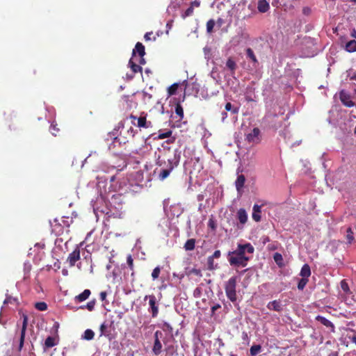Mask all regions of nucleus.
I'll use <instances>...</instances> for the list:
<instances>
[{
	"label": "nucleus",
	"mask_w": 356,
	"mask_h": 356,
	"mask_svg": "<svg viewBox=\"0 0 356 356\" xmlns=\"http://www.w3.org/2000/svg\"><path fill=\"white\" fill-rule=\"evenodd\" d=\"M170 149H163V155L159 156L156 159V165L161 167L159 178L163 181L166 179L173 170L174 168L178 166L180 161V152L178 149H175L172 156L170 155Z\"/></svg>",
	"instance_id": "obj_1"
},
{
	"label": "nucleus",
	"mask_w": 356,
	"mask_h": 356,
	"mask_svg": "<svg viewBox=\"0 0 356 356\" xmlns=\"http://www.w3.org/2000/svg\"><path fill=\"white\" fill-rule=\"evenodd\" d=\"M124 123L123 121H120L115 126L114 129L109 133L111 138H113L114 141L119 142L120 144L123 143L125 144L127 142V139L129 138H134L135 134H136V130H135L132 127H130L128 129H127V132L128 133V136H122V131H121L118 134V132L120 129H124Z\"/></svg>",
	"instance_id": "obj_2"
},
{
	"label": "nucleus",
	"mask_w": 356,
	"mask_h": 356,
	"mask_svg": "<svg viewBox=\"0 0 356 356\" xmlns=\"http://www.w3.org/2000/svg\"><path fill=\"white\" fill-rule=\"evenodd\" d=\"M229 262L231 266L235 267H245L249 260L246 256H241L238 254H233V252L229 253Z\"/></svg>",
	"instance_id": "obj_3"
},
{
	"label": "nucleus",
	"mask_w": 356,
	"mask_h": 356,
	"mask_svg": "<svg viewBox=\"0 0 356 356\" xmlns=\"http://www.w3.org/2000/svg\"><path fill=\"white\" fill-rule=\"evenodd\" d=\"M163 336V332L160 330H156L154 332V342L152 348V352L155 355H159L162 351V344L160 339Z\"/></svg>",
	"instance_id": "obj_4"
},
{
	"label": "nucleus",
	"mask_w": 356,
	"mask_h": 356,
	"mask_svg": "<svg viewBox=\"0 0 356 356\" xmlns=\"http://www.w3.org/2000/svg\"><path fill=\"white\" fill-rule=\"evenodd\" d=\"M113 323L108 321H104L100 325V337L104 336L107 337L108 339H111L113 338L112 336V330H113Z\"/></svg>",
	"instance_id": "obj_5"
},
{
	"label": "nucleus",
	"mask_w": 356,
	"mask_h": 356,
	"mask_svg": "<svg viewBox=\"0 0 356 356\" xmlns=\"http://www.w3.org/2000/svg\"><path fill=\"white\" fill-rule=\"evenodd\" d=\"M260 133L259 129L255 127L251 131V132L245 135V140L249 143L257 144L261 140Z\"/></svg>",
	"instance_id": "obj_6"
},
{
	"label": "nucleus",
	"mask_w": 356,
	"mask_h": 356,
	"mask_svg": "<svg viewBox=\"0 0 356 356\" xmlns=\"http://www.w3.org/2000/svg\"><path fill=\"white\" fill-rule=\"evenodd\" d=\"M254 247L249 243L244 245L238 244L237 249L233 251V254H238V255L241 256H245V252L252 254L254 252Z\"/></svg>",
	"instance_id": "obj_7"
},
{
	"label": "nucleus",
	"mask_w": 356,
	"mask_h": 356,
	"mask_svg": "<svg viewBox=\"0 0 356 356\" xmlns=\"http://www.w3.org/2000/svg\"><path fill=\"white\" fill-rule=\"evenodd\" d=\"M22 319H23V321H22L21 332H20L19 343V348H18L19 351L22 349L24 343L25 334H26V327H27V325H28V316L26 314H23Z\"/></svg>",
	"instance_id": "obj_8"
},
{
	"label": "nucleus",
	"mask_w": 356,
	"mask_h": 356,
	"mask_svg": "<svg viewBox=\"0 0 356 356\" xmlns=\"http://www.w3.org/2000/svg\"><path fill=\"white\" fill-rule=\"evenodd\" d=\"M339 98L342 104L346 107H353L355 106V103L351 100V97L344 90H341L339 92Z\"/></svg>",
	"instance_id": "obj_9"
},
{
	"label": "nucleus",
	"mask_w": 356,
	"mask_h": 356,
	"mask_svg": "<svg viewBox=\"0 0 356 356\" xmlns=\"http://www.w3.org/2000/svg\"><path fill=\"white\" fill-rule=\"evenodd\" d=\"M163 343L165 346V351L166 353L167 356H174L177 355V349L178 346L174 342V339H172V342L168 343L165 341L163 340Z\"/></svg>",
	"instance_id": "obj_10"
},
{
	"label": "nucleus",
	"mask_w": 356,
	"mask_h": 356,
	"mask_svg": "<svg viewBox=\"0 0 356 356\" xmlns=\"http://www.w3.org/2000/svg\"><path fill=\"white\" fill-rule=\"evenodd\" d=\"M236 216L240 223V225H238V227L242 229L248 219L247 212L244 209L241 208L238 210Z\"/></svg>",
	"instance_id": "obj_11"
},
{
	"label": "nucleus",
	"mask_w": 356,
	"mask_h": 356,
	"mask_svg": "<svg viewBox=\"0 0 356 356\" xmlns=\"http://www.w3.org/2000/svg\"><path fill=\"white\" fill-rule=\"evenodd\" d=\"M149 299V311L152 312V317H156L158 314V307L156 305V299L154 296H145V299Z\"/></svg>",
	"instance_id": "obj_12"
},
{
	"label": "nucleus",
	"mask_w": 356,
	"mask_h": 356,
	"mask_svg": "<svg viewBox=\"0 0 356 356\" xmlns=\"http://www.w3.org/2000/svg\"><path fill=\"white\" fill-rule=\"evenodd\" d=\"M80 259V250L76 248L72 252H71L67 258L70 266H74L76 262Z\"/></svg>",
	"instance_id": "obj_13"
},
{
	"label": "nucleus",
	"mask_w": 356,
	"mask_h": 356,
	"mask_svg": "<svg viewBox=\"0 0 356 356\" xmlns=\"http://www.w3.org/2000/svg\"><path fill=\"white\" fill-rule=\"evenodd\" d=\"M138 54L139 57H143L145 54V47L141 42H137L135 48L133 49L132 57L136 58V53Z\"/></svg>",
	"instance_id": "obj_14"
},
{
	"label": "nucleus",
	"mask_w": 356,
	"mask_h": 356,
	"mask_svg": "<svg viewBox=\"0 0 356 356\" xmlns=\"http://www.w3.org/2000/svg\"><path fill=\"white\" fill-rule=\"evenodd\" d=\"M136 124L140 128H149L152 127V122L150 121L147 122L145 116L139 117Z\"/></svg>",
	"instance_id": "obj_15"
},
{
	"label": "nucleus",
	"mask_w": 356,
	"mask_h": 356,
	"mask_svg": "<svg viewBox=\"0 0 356 356\" xmlns=\"http://www.w3.org/2000/svg\"><path fill=\"white\" fill-rule=\"evenodd\" d=\"M261 207L260 205H258V204H254V207H253V212H252V219L256 221V222H259L261 220Z\"/></svg>",
	"instance_id": "obj_16"
},
{
	"label": "nucleus",
	"mask_w": 356,
	"mask_h": 356,
	"mask_svg": "<svg viewBox=\"0 0 356 356\" xmlns=\"http://www.w3.org/2000/svg\"><path fill=\"white\" fill-rule=\"evenodd\" d=\"M257 8L260 13H264L269 10L270 6L266 0H259L258 2Z\"/></svg>",
	"instance_id": "obj_17"
},
{
	"label": "nucleus",
	"mask_w": 356,
	"mask_h": 356,
	"mask_svg": "<svg viewBox=\"0 0 356 356\" xmlns=\"http://www.w3.org/2000/svg\"><path fill=\"white\" fill-rule=\"evenodd\" d=\"M136 58L131 57L129 60V65L134 73L141 72L142 67L140 65L136 64V61H134Z\"/></svg>",
	"instance_id": "obj_18"
},
{
	"label": "nucleus",
	"mask_w": 356,
	"mask_h": 356,
	"mask_svg": "<svg viewBox=\"0 0 356 356\" xmlns=\"http://www.w3.org/2000/svg\"><path fill=\"white\" fill-rule=\"evenodd\" d=\"M245 181V177L243 175H240L238 176L235 182L236 188L238 192H239L243 188Z\"/></svg>",
	"instance_id": "obj_19"
},
{
	"label": "nucleus",
	"mask_w": 356,
	"mask_h": 356,
	"mask_svg": "<svg viewBox=\"0 0 356 356\" xmlns=\"http://www.w3.org/2000/svg\"><path fill=\"white\" fill-rule=\"evenodd\" d=\"M267 307L270 310H274V311H277V312H279L282 309V306H281L280 302H279L277 300H273L272 302H270L268 304Z\"/></svg>",
	"instance_id": "obj_20"
},
{
	"label": "nucleus",
	"mask_w": 356,
	"mask_h": 356,
	"mask_svg": "<svg viewBox=\"0 0 356 356\" xmlns=\"http://www.w3.org/2000/svg\"><path fill=\"white\" fill-rule=\"evenodd\" d=\"M226 66L229 70H230V71L232 72V74L235 73L237 65H236V62L233 60L232 58L229 57L227 59V60L226 62Z\"/></svg>",
	"instance_id": "obj_21"
},
{
	"label": "nucleus",
	"mask_w": 356,
	"mask_h": 356,
	"mask_svg": "<svg viewBox=\"0 0 356 356\" xmlns=\"http://www.w3.org/2000/svg\"><path fill=\"white\" fill-rule=\"evenodd\" d=\"M300 275L302 276V277H306L307 279H308V277L311 275L310 267L308 264L303 265V266L301 268Z\"/></svg>",
	"instance_id": "obj_22"
},
{
	"label": "nucleus",
	"mask_w": 356,
	"mask_h": 356,
	"mask_svg": "<svg viewBox=\"0 0 356 356\" xmlns=\"http://www.w3.org/2000/svg\"><path fill=\"white\" fill-rule=\"evenodd\" d=\"M316 319L327 327H334L333 323L323 316H317Z\"/></svg>",
	"instance_id": "obj_23"
},
{
	"label": "nucleus",
	"mask_w": 356,
	"mask_h": 356,
	"mask_svg": "<svg viewBox=\"0 0 356 356\" xmlns=\"http://www.w3.org/2000/svg\"><path fill=\"white\" fill-rule=\"evenodd\" d=\"M346 49L348 52L356 51V40H353L348 42L346 44Z\"/></svg>",
	"instance_id": "obj_24"
},
{
	"label": "nucleus",
	"mask_w": 356,
	"mask_h": 356,
	"mask_svg": "<svg viewBox=\"0 0 356 356\" xmlns=\"http://www.w3.org/2000/svg\"><path fill=\"white\" fill-rule=\"evenodd\" d=\"M195 240L194 238H191L186 241L184 244V248L186 250H193L195 249Z\"/></svg>",
	"instance_id": "obj_25"
},
{
	"label": "nucleus",
	"mask_w": 356,
	"mask_h": 356,
	"mask_svg": "<svg viewBox=\"0 0 356 356\" xmlns=\"http://www.w3.org/2000/svg\"><path fill=\"white\" fill-rule=\"evenodd\" d=\"M94 336L95 332L90 329H87L82 335V339L90 341L94 338Z\"/></svg>",
	"instance_id": "obj_26"
},
{
	"label": "nucleus",
	"mask_w": 356,
	"mask_h": 356,
	"mask_svg": "<svg viewBox=\"0 0 356 356\" xmlns=\"http://www.w3.org/2000/svg\"><path fill=\"white\" fill-rule=\"evenodd\" d=\"M108 280H111V282L115 284L120 282L121 277L115 271H113L111 275L108 276Z\"/></svg>",
	"instance_id": "obj_27"
},
{
	"label": "nucleus",
	"mask_w": 356,
	"mask_h": 356,
	"mask_svg": "<svg viewBox=\"0 0 356 356\" xmlns=\"http://www.w3.org/2000/svg\"><path fill=\"white\" fill-rule=\"evenodd\" d=\"M90 294V291H83V293H81L79 296H76L75 298L79 302H82V301L86 300L89 297Z\"/></svg>",
	"instance_id": "obj_28"
},
{
	"label": "nucleus",
	"mask_w": 356,
	"mask_h": 356,
	"mask_svg": "<svg viewBox=\"0 0 356 356\" xmlns=\"http://www.w3.org/2000/svg\"><path fill=\"white\" fill-rule=\"evenodd\" d=\"M225 108L227 111H230L232 114H237L239 111V108L233 106L230 102H227Z\"/></svg>",
	"instance_id": "obj_29"
},
{
	"label": "nucleus",
	"mask_w": 356,
	"mask_h": 356,
	"mask_svg": "<svg viewBox=\"0 0 356 356\" xmlns=\"http://www.w3.org/2000/svg\"><path fill=\"white\" fill-rule=\"evenodd\" d=\"M261 350V346L260 345H253L250 349V353L251 356H255L259 353Z\"/></svg>",
	"instance_id": "obj_30"
},
{
	"label": "nucleus",
	"mask_w": 356,
	"mask_h": 356,
	"mask_svg": "<svg viewBox=\"0 0 356 356\" xmlns=\"http://www.w3.org/2000/svg\"><path fill=\"white\" fill-rule=\"evenodd\" d=\"M175 113L179 116L180 120L184 118V109L180 103H177L175 106Z\"/></svg>",
	"instance_id": "obj_31"
},
{
	"label": "nucleus",
	"mask_w": 356,
	"mask_h": 356,
	"mask_svg": "<svg viewBox=\"0 0 356 356\" xmlns=\"http://www.w3.org/2000/svg\"><path fill=\"white\" fill-rule=\"evenodd\" d=\"M178 88H179V83H175L172 85H171L170 87H168V96L174 95L177 92Z\"/></svg>",
	"instance_id": "obj_32"
},
{
	"label": "nucleus",
	"mask_w": 356,
	"mask_h": 356,
	"mask_svg": "<svg viewBox=\"0 0 356 356\" xmlns=\"http://www.w3.org/2000/svg\"><path fill=\"white\" fill-rule=\"evenodd\" d=\"M247 56L254 63H257L258 60L256 58V56L254 54L253 50L251 48H248L246 49Z\"/></svg>",
	"instance_id": "obj_33"
},
{
	"label": "nucleus",
	"mask_w": 356,
	"mask_h": 356,
	"mask_svg": "<svg viewBox=\"0 0 356 356\" xmlns=\"http://www.w3.org/2000/svg\"><path fill=\"white\" fill-rule=\"evenodd\" d=\"M236 284V278L235 277H231L227 284L226 289H235Z\"/></svg>",
	"instance_id": "obj_34"
},
{
	"label": "nucleus",
	"mask_w": 356,
	"mask_h": 356,
	"mask_svg": "<svg viewBox=\"0 0 356 356\" xmlns=\"http://www.w3.org/2000/svg\"><path fill=\"white\" fill-rule=\"evenodd\" d=\"M56 345L55 340L51 337H48L44 341L45 348H51Z\"/></svg>",
	"instance_id": "obj_35"
},
{
	"label": "nucleus",
	"mask_w": 356,
	"mask_h": 356,
	"mask_svg": "<svg viewBox=\"0 0 356 356\" xmlns=\"http://www.w3.org/2000/svg\"><path fill=\"white\" fill-rule=\"evenodd\" d=\"M346 239L348 243H352L354 241L353 232L350 227H348L346 231Z\"/></svg>",
	"instance_id": "obj_36"
},
{
	"label": "nucleus",
	"mask_w": 356,
	"mask_h": 356,
	"mask_svg": "<svg viewBox=\"0 0 356 356\" xmlns=\"http://www.w3.org/2000/svg\"><path fill=\"white\" fill-rule=\"evenodd\" d=\"M35 307L39 311H45L47 309V305L44 302H36Z\"/></svg>",
	"instance_id": "obj_37"
},
{
	"label": "nucleus",
	"mask_w": 356,
	"mask_h": 356,
	"mask_svg": "<svg viewBox=\"0 0 356 356\" xmlns=\"http://www.w3.org/2000/svg\"><path fill=\"white\" fill-rule=\"evenodd\" d=\"M307 282L308 279H307L306 277H302L301 279H300L298 282V289H303L305 285L307 284Z\"/></svg>",
	"instance_id": "obj_38"
},
{
	"label": "nucleus",
	"mask_w": 356,
	"mask_h": 356,
	"mask_svg": "<svg viewBox=\"0 0 356 356\" xmlns=\"http://www.w3.org/2000/svg\"><path fill=\"white\" fill-rule=\"evenodd\" d=\"M214 26H215V21L212 19H209L207 22V31L208 33H211L213 31Z\"/></svg>",
	"instance_id": "obj_39"
},
{
	"label": "nucleus",
	"mask_w": 356,
	"mask_h": 356,
	"mask_svg": "<svg viewBox=\"0 0 356 356\" xmlns=\"http://www.w3.org/2000/svg\"><path fill=\"white\" fill-rule=\"evenodd\" d=\"M236 291H226V293L229 299L234 302L236 300Z\"/></svg>",
	"instance_id": "obj_40"
},
{
	"label": "nucleus",
	"mask_w": 356,
	"mask_h": 356,
	"mask_svg": "<svg viewBox=\"0 0 356 356\" xmlns=\"http://www.w3.org/2000/svg\"><path fill=\"white\" fill-rule=\"evenodd\" d=\"M153 34L152 32H147L144 35V38L146 41H149V40H154L155 41L156 40V38L159 36V33H156V36H154L153 38H151V35Z\"/></svg>",
	"instance_id": "obj_41"
},
{
	"label": "nucleus",
	"mask_w": 356,
	"mask_h": 356,
	"mask_svg": "<svg viewBox=\"0 0 356 356\" xmlns=\"http://www.w3.org/2000/svg\"><path fill=\"white\" fill-rule=\"evenodd\" d=\"M160 273H161V267L160 266L156 267L152 273V277L153 280L157 279L160 275Z\"/></svg>",
	"instance_id": "obj_42"
},
{
	"label": "nucleus",
	"mask_w": 356,
	"mask_h": 356,
	"mask_svg": "<svg viewBox=\"0 0 356 356\" xmlns=\"http://www.w3.org/2000/svg\"><path fill=\"white\" fill-rule=\"evenodd\" d=\"M193 13V8L190 6L186 11L181 15L182 18L185 19L187 17L192 15Z\"/></svg>",
	"instance_id": "obj_43"
},
{
	"label": "nucleus",
	"mask_w": 356,
	"mask_h": 356,
	"mask_svg": "<svg viewBox=\"0 0 356 356\" xmlns=\"http://www.w3.org/2000/svg\"><path fill=\"white\" fill-rule=\"evenodd\" d=\"M127 263L129 268V269L133 271L134 270V260L131 254L128 255L127 258Z\"/></svg>",
	"instance_id": "obj_44"
},
{
	"label": "nucleus",
	"mask_w": 356,
	"mask_h": 356,
	"mask_svg": "<svg viewBox=\"0 0 356 356\" xmlns=\"http://www.w3.org/2000/svg\"><path fill=\"white\" fill-rule=\"evenodd\" d=\"M49 130L51 133L56 136L59 131V129L57 127L56 124H51Z\"/></svg>",
	"instance_id": "obj_45"
},
{
	"label": "nucleus",
	"mask_w": 356,
	"mask_h": 356,
	"mask_svg": "<svg viewBox=\"0 0 356 356\" xmlns=\"http://www.w3.org/2000/svg\"><path fill=\"white\" fill-rule=\"evenodd\" d=\"M213 259H213V257H209L207 259V265H208L209 269H210V270L214 269Z\"/></svg>",
	"instance_id": "obj_46"
},
{
	"label": "nucleus",
	"mask_w": 356,
	"mask_h": 356,
	"mask_svg": "<svg viewBox=\"0 0 356 356\" xmlns=\"http://www.w3.org/2000/svg\"><path fill=\"white\" fill-rule=\"evenodd\" d=\"M171 135H172V131H168L165 133L159 134L158 137L160 139H164V138L170 137Z\"/></svg>",
	"instance_id": "obj_47"
},
{
	"label": "nucleus",
	"mask_w": 356,
	"mask_h": 356,
	"mask_svg": "<svg viewBox=\"0 0 356 356\" xmlns=\"http://www.w3.org/2000/svg\"><path fill=\"white\" fill-rule=\"evenodd\" d=\"M274 260L275 261V262L277 264H280V262L282 261V256L281 254L280 253H275L274 254Z\"/></svg>",
	"instance_id": "obj_48"
},
{
	"label": "nucleus",
	"mask_w": 356,
	"mask_h": 356,
	"mask_svg": "<svg viewBox=\"0 0 356 356\" xmlns=\"http://www.w3.org/2000/svg\"><path fill=\"white\" fill-rule=\"evenodd\" d=\"M208 226L211 227L213 230L216 229V225L213 220L210 219L208 222Z\"/></svg>",
	"instance_id": "obj_49"
},
{
	"label": "nucleus",
	"mask_w": 356,
	"mask_h": 356,
	"mask_svg": "<svg viewBox=\"0 0 356 356\" xmlns=\"http://www.w3.org/2000/svg\"><path fill=\"white\" fill-rule=\"evenodd\" d=\"M341 289H349L348 284L345 280H341Z\"/></svg>",
	"instance_id": "obj_50"
},
{
	"label": "nucleus",
	"mask_w": 356,
	"mask_h": 356,
	"mask_svg": "<svg viewBox=\"0 0 356 356\" xmlns=\"http://www.w3.org/2000/svg\"><path fill=\"white\" fill-rule=\"evenodd\" d=\"M17 301V299L16 298H13L11 297H7L4 302H3V304H8V303H12L13 302H16Z\"/></svg>",
	"instance_id": "obj_51"
},
{
	"label": "nucleus",
	"mask_w": 356,
	"mask_h": 356,
	"mask_svg": "<svg viewBox=\"0 0 356 356\" xmlns=\"http://www.w3.org/2000/svg\"><path fill=\"white\" fill-rule=\"evenodd\" d=\"M94 306H95V302L90 301L87 303L86 307L89 311H92L94 309Z\"/></svg>",
	"instance_id": "obj_52"
},
{
	"label": "nucleus",
	"mask_w": 356,
	"mask_h": 356,
	"mask_svg": "<svg viewBox=\"0 0 356 356\" xmlns=\"http://www.w3.org/2000/svg\"><path fill=\"white\" fill-rule=\"evenodd\" d=\"M220 255H221V252H220V250H216L213 252V254L211 256H210V257H213V259H218V258H219L220 257Z\"/></svg>",
	"instance_id": "obj_53"
},
{
	"label": "nucleus",
	"mask_w": 356,
	"mask_h": 356,
	"mask_svg": "<svg viewBox=\"0 0 356 356\" xmlns=\"http://www.w3.org/2000/svg\"><path fill=\"white\" fill-rule=\"evenodd\" d=\"M200 6V2L197 0H195L191 3V6L194 9V7H199Z\"/></svg>",
	"instance_id": "obj_54"
},
{
	"label": "nucleus",
	"mask_w": 356,
	"mask_h": 356,
	"mask_svg": "<svg viewBox=\"0 0 356 356\" xmlns=\"http://www.w3.org/2000/svg\"><path fill=\"white\" fill-rule=\"evenodd\" d=\"M136 61L138 62L140 65H145V58L143 57H139L138 59H137L136 58Z\"/></svg>",
	"instance_id": "obj_55"
},
{
	"label": "nucleus",
	"mask_w": 356,
	"mask_h": 356,
	"mask_svg": "<svg viewBox=\"0 0 356 356\" xmlns=\"http://www.w3.org/2000/svg\"><path fill=\"white\" fill-rule=\"evenodd\" d=\"M106 291H102L100 293V298L102 301H105L106 300Z\"/></svg>",
	"instance_id": "obj_56"
},
{
	"label": "nucleus",
	"mask_w": 356,
	"mask_h": 356,
	"mask_svg": "<svg viewBox=\"0 0 356 356\" xmlns=\"http://www.w3.org/2000/svg\"><path fill=\"white\" fill-rule=\"evenodd\" d=\"M129 118L132 120V124L136 125L135 120L138 119L137 117L131 114L130 115Z\"/></svg>",
	"instance_id": "obj_57"
},
{
	"label": "nucleus",
	"mask_w": 356,
	"mask_h": 356,
	"mask_svg": "<svg viewBox=\"0 0 356 356\" xmlns=\"http://www.w3.org/2000/svg\"><path fill=\"white\" fill-rule=\"evenodd\" d=\"M220 307V305L217 304L216 305H213L212 307H211V311L213 313L216 310H217L218 309H219Z\"/></svg>",
	"instance_id": "obj_58"
},
{
	"label": "nucleus",
	"mask_w": 356,
	"mask_h": 356,
	"mask_svg": "<svg viewBox=\"0 0 356 356\" xmlns=\"http://www.w3.org/2000/svg\"><path fill=\"white\" fill-rule=\"evenodd\" d=\"M192 272L195 274L196 275H201V271L199 269H193L192 270Z\"/></svg>",
	"instance_id": "obj_59"
},
{
	"label": "nucleus",
	"mask_w": 356,
	"mask_h": 356,
	"mask_svg": "<svg viewBox=\"0 0 356 356\" xmlns=\"http://www.w3.org/2000/svg\"><path fill=\"white\" fill-rule=\"evenodd\" d=\"M351 341L356 344V333L353 336L349 337Z\"/></svg>",
	"instance_id": "obj_60"
},
{
	"label": "nucleus",
	"mask_w": 356,
	"mask_h": 356,
	"mask_svg": "<svg viewBox=\"0 0 356 356\" xmlns=\"http://www.w3.org/2000/svg\"><path fill=\"white\" fill-rule=\"evenodd\" d=\"M328 356H338V353L337 352H332L330 354H329Z\"/></svg>",
	"instance_id": "obj_61"
},
{
	"label": "nucleus",
	"mask_w": 356,
	"mask_h": 356,
	"mask_svg": "<svg viewBox=\"0 0 356 356\" xmlns=\"http://www.w3.org/2000/svg\"><path fill=\"white\" fill-rule=\"evenodd\" d=\"M222 120H225V118H227V113H226V112H223V113H222Z\"/></svg>",
	"instance_id": "obj_62"
},
{
	"label": "nucleus",
	"mask_w": 356,
	"mask_h": 356,
	"mask_svg": "<svg viewBox=\"0 0 356 356\" xmlns=\"http://www.w3.org/2000/svg\"><path fill=\"white\" fill-rule=\"evenodd\" d=\"M351 35H352V37H353V38H356V30H355V29H354V30L353 31V32H352V33H351Z\"/></svg>",
	"instance_id": "obj_63"
},
{
	"label": "nucleus",
	"mask_w": 356,
	"mask_h": 356,
	"mask_svg": "<svg viewBox=\"0 0 356 356\" xmlns=\"http://www.w3.org/2000/svg\"><path fill=\"white\" fill-rule=\"evenodd\" d=\"M200 293V290H197V291H194V295L195 296H198Z\"/></svg>",
	"instance_id": "obj_64"
}]
</instances>
